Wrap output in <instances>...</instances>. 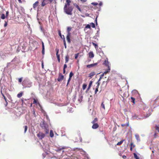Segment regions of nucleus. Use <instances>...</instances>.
<instances>
[{
  "mask_svg": "<svg viewBox=\"0 0 159 159\" xmlns=\"http://www.w3.org/2000/svg\"><path fill=\"white\" fill-rule=\"evenodd\" d=\"M73 10V7L71 6H67L65 5L64 7V11L67 14L69 15H72V11Z\"/></svg>",
  "mask_w": 159,
  "mask_h": 159,
  "instance_id": "f257e3e1",
  "label": "nucleus"
},
{
  "mask_svg": "<svg viewBox=\"0 0 159 159\" xmlns=\"http://www.w3.org/2000/svg\"><path fill=\"white\" fill-rule=\"evenodd\" d=\"M40 125L43 129H44L46 134L48 133L49 130L48 129V125L44 121H42L40 123Z\"/></svg>",
  "mask_w": 159,
  "mask_h": 159,
  "instance_id": "f03ea898",
  "label": "nucleus"
},
{
  "mask_svg": "<svg viewBox=\"0 0 159 159\" xmlns=\"http://www.w3.org/2000/svg\"><path fill=\"white\" fill-rule=\"evenodd\" d=\"M22 84L24 85H25L27 87H30L32 86V83L27 80H24Z\"/></svg>",
  "mask_w": 159,
  "mask_h": 159,
  "instance_id": "7ed1b4c3",
  "label": "nucleus"
},
{
  "mask_svg": "<svg viewBox=\"0 0 159 159\" xmlns=\"http://www.w3.org/2000/svg\"><path fill=\"white\" fill-rule=\"evenodd\" d=\"M45 134L41 132H39L37 134V136L39 138V139H42L45 137Z\"/></svg>",
  "mask_w": 159,
  "mask_h": 159,
  "instance_id": "20e7f679",
  "label": "nucleus"
},
{
  "mask_svg": "<svg viewBox=\"0 0 159 159\" xmlns=\"http://www.w3.org/2000/svg\"><path fill=\"white\" fill-rule=\"evenodd\" d=\"M64 76L61 73H59V74L58 77L57 78V80L59 82L61 81L64 79Z\"/></svg>",
  "mask_w": 159,
  "mask_h": 159,
  "instance_id": "39448f33",
  "label": "nucleus"
},
{
  "mask_svg": "<svg viewBox=\"0 0 159 159\" xmlns=\"http://www.w3.org/2000/svg\"><path fill=\"white\" fill-rule=\"evenodd\" d=\"M70 34L71 33L70 32H67V35L66 36V39L68 42L69 43H70Z\"/></svg>",
  "mask_w": 159,
  "mask_h": 159,
  "instance_id": "423d86ee",
  "label": "nucleus"
},
{
  "mask_svg": "<svg viewBox=\"0 0 159 159\" xmlns=\"http://www.w3.org/2000/svg\"><path fill=\"white\" fill-rule=\"evenodd\" d=\"M98 64V63H96L93 64H92L89 65H87V67L88 68H90L92 67H93L94 66H95L96 65H97Z\"/></svg>",
  "mask_w": 159,
  "mask_h": 159,
  "instance_id": "0eeeda50",
  "label": "nucleus"
},
{
  "mask_svg": "<svg viewBox=\"0 0 159 159\" xmlns=\"http://www.w3.org/2000/svg\"><path fill=\"white\" fill-rule=\"evenodd\" d=\"M103 64L108 67V66H109L108 65L109 62L108 61L107 58H106V59L105 60V61H104Z\"/></svg>",
  "mask_w": 159,
  "mask_h": 159,
  "instance_id": "6e6552de",
  "label": "nucleus"
},
{
  "mask_svg": "<svg viewBox=\"0 0 159 159\" xmlns=\"http://www.w3.org/2000/svg\"><path fill=\"white\" fill-rule=\"evenodd\" d=\"M132 118L133 119H136L137 120H138V119H142L143 118V117L141 118H139L138 116H137L136 114H135L132 115Z\"/></svg>",
  "mask_w": 159,
  "mask_h": 159,
  "instance_id": "1a4fd4ad",
  "label": "nucleus"
},
{
  "mask_svg": "<svg viewBox=\"0 0 159 159\" xmlns=\"http://www.w3.org/2000/svg\"><path fill=\"white\" fill-rule=\"evenodd\" d=\"M43 148L44 151H48L49 150V147L47 144H46V146L44 144L43 147Z\"/></svg>",
  "mask_w": 159,
  "mask_h": 159,
  "instance_id": "9d476101",
  "label": "nucleus"
},
{
  "mask_svg": "<svg viewBox=\"0 0 159 159\" xmlns=\"http://www.w3.org/2000/svg\"><path fill=\"white\" fill-rule=\"evenodd\" d=\"M93 125L92 126V128L93 129H96L99 127V125L97 123L93 124Z\"/></svg>",
  "mask_w": 159,
  "mask_h": 159,
  "instance_id": "9b49d317",
  "label": "nucleus"
},
{
  "mask_svg": "<svg viewBox=\"0 0 159 159\" xmlns=\"http://www.w3.org/2000/svg\"><path fill=\"white\" fill-rule=\"evenodd\" d=\"M83 154L84 155V159H90L88 157V155L84 151H83Z\"/></svg>",
  "mask_w": 159,
  "mask_h": 159,
  "instance_id": "f8f14e48",
  "label": "nucleus"
},
{
  "mask_svg": "<svg viewBox=\"0 0 159 159\" xmlns=\"http://www.w3.org/2000/svg\"><path fill=\"white\" fill-rule=\"evenodd\" d=\"M89 57L90 58H93L94 57V55L93 52H90L89 53Z\"/></svg>",
  "mask_w": 159,
  "mask_h": 159,
  "instance_id": "ddd939ff",
  "label": "nucleus"
},
{
  "mask_svg": "<svg viewBox=\"0 0 159 159\" xmlns=\"http://www.w3.org/2000/svg\"><path fill=\"white\" fill-rule=\"evenodd\" d=\"M135 136L136 139L137 140L138 142H139L140 141V139L139 138V134H135Z\"/></svg>",
  "mask_w": 159,
  "mask_h": 159,
  "instance_id": "4468645a",
  "label": "nucleus"
},
{
  "mask_svg": "<svg viewBox=\"0 0 159 159\" xmlns=\"http://www.w3.org/2000/svg\"><path fill=\"white\" fill-rule=\"evenodd\" d=\"M65 148V147H61V148L59 147L56 150L57 152H59L62 149H64Z\"/></svg>",
  "mask_w": 159,
  "mask_h": 159,
  "instance_id": "2eb2a0df",
  "label": "nucleus"
},
{
  "mask_svg": "<svg viewBox=\"0 0 159 159\" xmlns=\"http://www.w3.org/2000/svg\"><path fill=\"white\" fill-rule=\"evenodd\" d=\"M39 2L38 1L36 2L33 5V7L35 9L38 6Z\"/></svg>",
  "mask_w": 159,
  "mask_h": 159,
  "instance_id": "dca6fc26",
  "label": "nucleus"
},
{
  "mask_svg": "<svg viewBox=\"0 0 159 159\" xmlns=\"http://www.w3.org/2000/svg\"><path fill=\"white\" fill-rule=\"evenodd\" d=\"M95 75V73L94 72H92L90 73L89 75V77L91 78L93 76Z\"/></svg>",
  "mask_w": 159,
  "mask_h": 159,
  "instance_id": "f3484780",
  "label": "nucleus"
},
{
  "mask_svg": "<svg viewBox=\"0 0 159 159\" xmlns=\"http://www.w3.org/2000/svg\"><path fill=\"white\" fill-rule=\"evenodd\" d=\"M66 2L67 3H66L65 5H66V6L69 7L70 5V0H66Z\"/></svg>",
  "mask_w": 159,
  "mask_h": 159,
  "instance_id": "a211bd4d",
  "label": "nucleus"
},
{
  "mask_svg": "<svg viewBox=\"0 0 159 159\" xmlns=\"http://www.w3.org/2000/svg\"><path fill=\"white\" fill-rule=\"evenodd\" d=\"M74 6H75L78 9V10L80 12H82V10H81L79 6L77 5L76 3L74 4Z\"/></svg>",
  "mask_w": 159,
  "mask_h": 159,
  "instance_id": "6ab92c4d",
  "label": "nucleus"
},
{
  "mask_svg": "<svg viewBox=\"0 0 159 159\" xmlns=\"http://www.w3.org/2000/svg\"><path fill=\"white\" fill-rule=\"evenodd\" d=\"M33 103L36 104L37 105L38 104L39 106H40V104L38 102H37V100L34 98V101L33 102Z\"/></svg>",
  "mask_w": 159,
  "mask_h": 159,
  "instance_id": "aec40b11",
  "label": "nucleus"
},
{
  "mask_svg": "<svg viewBox=\"0 0 159 159\" xmlns=\"http://www.w3.org/2000/svg\"><path fill=\"white\" fill-rule=\"evenodd\" d=\"M83 98V97L81 95L80 96L79 98L78 99V101L80 102H82Z\"/></svg>",
  "mask_w": 159,
  "mask_h": 159,
  "instance_id": "412c9836",
  "label": "nucleus"
},
{
  "mask_svg": "<svg viewBox=\"0 0 159 159\" xmlns=\"http://www.w3.org/2000/svg\"><path fill=\"white\" fill-rule=\"evenodd\" d=\"M69 57L68 56H66L65 57V63H67L69 61Z\"/></svg>",
  "mask_w": 159,
  "mask_h": 159,
  "instance_id": "4be33fe9",
  "label": "nucleus"
},
{
  "mask_svg": "<svg viewBox=\"0 0 159 159\" xmlns=\"http://www.w3.org/2000/svg\"><path fill=\"white\" fill-rule=\"evenodd\" d=\"M63 36L64 37L63 42H64V46H65V48H66V42L65 40V39L64 36V35H63Z\"/></svg>",
  "mask_w": 159,
  "mask_h": 159,
  "instance_id": "5701e85b",
  "label": "nucleus"
},
{
  "mask_svg": "<svg viewBox=\"0 0 159 159\" xmlns=\"http://www.w3.org/2000/svg\"><path fill=\"white\" fill-rule=\"evenodd\" d=\"M54 134L52 130L50 131V136L51 137H52L53 136Z\"/></svg>",
  "mask_w": 159,
  "mask_h": 159,
  "instance_id": "b1692460",
  "label": "nucleus"
},
{
  "mask_svg": "<svg viewBox=\"0 0 159 159\" xmlns=\"http://www.w3.org/2000/svg\"><path fill=\"white\" fill-rule=\"evenodd\" d=\"M6 17L3 14H2L1 16V18L3 20Z\"/></svg>",
  "mask_w": 159,
  "mask_h": 159,
  "instance_id": "393cba45",
  "label": "nucleus"
},
{
  "mask_svg": "<svg viewBox=\"0 0 159 159\" xmlns=\"http://www.w3.org/2000/svg\"><path fill=\"white\" fill-rule=\"evenodd\" d=\"M22 95V93H19L17 95V97L19 98H20Z\"/></svg>",
  "mask_w": 159,
  "mask_h": 159,
  "instance_id": "a878e982",
  "label": "nucleus"
},
{
  "mask_svg": "<svg viewBox=\"0 0 159 159\" xmlns=\"http://www.w3.org/2000/svg\"><path fill=\"white\" fill-rule=\"evenodd\" d=\"M134 157L135 158V159H139V157H138L136 153H134Z\"/></svg>",
  "mask_w": 159,
  "mask_h": 159,
  "instance_id": "bb28decb",
  "label": "nucleus"
},
{
  "mask_svg": "<svg viewBox=\"0 0 159 159\" xmlns=\"http://www.w3.org/2000/svg\"><path fill=\"white\" fill-rule=\"evenodd\" d=\"M46 4H47L45 3V1L43 0V1L42 2V4H41L42 5V6H43V7L44 6H45V5H46Z\"/></svg>",
  "mask_w": 159,
  "mask_h": 159,
  "instance_id": "cd10ccee",
  "label": "nucleus"
},
{
  "mask_svg": "<svg viewBox=\"0 0 159 159\" xmlns=\"http://www.w3.org/2000/svg\"><path fill=\"white\" fill-rule=\"evenodd\" d=\"M98 121V119L97 118H95L93 120L92 122V124H95V123L96 122Z\"/></svg>",
  "mask_w": 159,
  "mask_h": 159,
  "instance_id": "c85d7f7f",
  "label": "nucleus"
},
{
  "mask_svg": "<svg viewBox=\"0 0 159 159\" xmlns=\"http://www.w3.org/2000/svg\"><path fill=\"white\" fill-rule=\"evenodd\" d=\"M124 140H122L121 141H120L119 142H118L117 143V145H119L121 144L124 141Z\"/></svg>",
  "mask_w": 159,
  "mask_h": 159,
  "instance_id": "c756f323",
  "label": "nucleus"
},
{
  "mask_svg": "<svg viewBox=\"0 0 159 159\" xmlns=\"http://www.w3.org/2000/svg\"><path fill=\"white\" fill-rule=\"evenodd\" d=\"M108 69H107L105 72H106L107 73H109L110 71V66H108Z\"/></svg>",
  "mask_w": 159,
  "mask_h": 159,
  "instance_id": "7c9ffc66",
  "label": "nucleus"
},
{
  "mask_svg": "<svg viewBox=\"0 0 159 159\" xmlns=\"http://www.w3.org/2000/svg\"><path fill=\"white\" fill-rule=\"evenodd\" d=\"M58 52H59V50H58L57 51V52H56V56H57V58L60 57V55L59 54H58Z\"/></svg>",
  "mask_w": 159,
  "mask_h": 159,
  "instance_id": "2f4dec72",
  "label": "nucleus"
},
{
  "mask_svg": "<svg viewBox=\"0 0 159 159\" xmlns=\"http://www.w3.org/2000/svg\"><path fill=\"white\" fill-rule=\"evenodd\" d=\"M74 74L72 73V72H71L69 74V78H71L72 77L73 75Z\"/></svg>",
  "mask_w": 159,
  "mask_h": 159,
  "instance_id": "473e14b6",
  "label": "nucleus"
},
{
  "mask_svg": "<svg viewBox=\"0 0 159 159\" xmlns=\"http://www.w3.org/2000/svg\"><path fill=\"white\" fill-rule=\"evenodd\" d=\"M92 44L95 46V48L96 49L98 47V45L94 43H92Z\"/></svg>",
  "mask_w": 159,
  "mask_h": 159,
  "instance_id": "72a5a7b5",
  "label": "nucleus"
},
{
  "mask_svg": "<svg viewBox=\"0 0 159 159\" xmlns=\"http://www.w3.org/2000/svg\"><path fill=\"white\" fill-rule=\"evenodd\" d=\"M71 30V28L70 27H67V32H70Z\"/></svg>",
  "mask_w": 159,
  "mask_h": 159,
  "instance_id": "f704fd0d",
  "label": "nucleus"
},
{
  "mask_svg": "<svg viewBox=\"0 0 159 159\" xmlns=\"http://www.w3.org/2000/svg\"><path fill=\"white\" fill-rule=\"evenodd\" d=\"M90 25L92 27L94 28L95 27V25L93 23H90Z\"/></svg>",
  "mask_w": 159,
  "mask_h": 159,
  "instance_id": "c9c22d12",
  "label": "nucleus"
},
{
  "mask_svg": "<svg viewBox=\"0 0 159 159\" xmlns=\"http://www.w3.org/2000/svg\"><path fill=\"white\" fill-rule=\"evenodd\" d=\"M101 106L104 109V110H105V105H104V104H103V102H102V103Z\"/></svg>",
  "mask_w": 159,
  "mask_h": 159,
  "instance_id": "e433bc0d",
  "label": "nucleus"
},
{
  "mask_svg": "<svg viewBox=\"0 0 159 159\" xmlns=\"http://www.w3.org/2000/svg\"><path fill=\"white\" fill-rule=\"evenodd\" d=\"M27 126H24V133H25L27 131Z\"/></svg>",
  "mask_w": 159,
  "mask_h": 159,
  "instance_id": "4c0bfd02",
  "label": "nucleus"
},
{
  "mask_svg": "<svg viewBox=\"0 0 159 159\" xmlns=\"http://www.w3.org/2000/svg\"><path fill=\"white\" fill-rule=\"evenodd\" d=\"M40 29L41 31L42 32H43V33H44V30L43 29V28H42V27L41 26H40Z\"/></svg>",
  "mask_w": 159,
  "mask_h": 159,
  "instance_id": "58836bf2",
  "label": "nucleus"
},
{
  "mask_svg": "<svg viewBox=\"0 0 159 159\" xmlns=\"http://www.w3.org/2000/svg\"><path fill=\"white\" fill-rule=\"evenodd\" d=\"M86 28L90 29L91 28L90 25L89 24H88L85 27Z\"/></svg>",
  "mask_w": 159,
  "mask_h": 159,
  "instance_id": "ea45409f",
  "label": "nucleus"
},
{
  "mask_svg": "<svg viewBox=\"0 0 159 159\" xmlns=\"http://www.w3.org/2000/svg\"><path fill=\"white\" fill-rule=\"evenodd\" d=\"M79 53H77L75 54V59H77V58L78 57V55H79Z\"/></svg>",
  "mask_w": 159,
  "mask_h": 159,
  "instance_id": "a19ab883",
  "label": "nucleus"
},
{
  "mask_svg": "<svg viewBox=\"0 0 159 159\" xmlns=\"http://www.w3.org/2000/svg\"><path fill=\"white\" fill-rule=\"evenodd\" d=\"M87 85L85 84H84L83 86V89H84L86 87Z\"/></svg>",
  "mask_w": 159,
  "mask_h": 159,
  "instance_id": "79ce46f5",
  "label": "nucleus"
},
{
  "mask_svg": "<svg viewBox=\"0 0 159 159\" xmlns=\"http://www.w3.org/2000/svg\"><path fill=\"white\" fill-rule=\"evenodd\" d=\"M131 98L132 100V102H133L134 103H135V102H134L135 98H133L132 97H131Z\"/></svg>",
  "mask_w": 159,
  "mask_h": 159,
  "instance_id": "37998d69",
  "label": "nucleus"
},
{
  "mask_svg": "<svg viewBox=\"0 0 159 159\" xmlns=\"http://www.w3.org/2000/svg\"><path fill=\"white\" fill-rule=\"evenodd\" d=\"M151 115V114L150 113H149L148 114H147L146 116H144V118H146L147 117H149Z\"/></svg>",
  "mask_w": 159,
  "mask_h": 159,
  "instance_id": "c03bdc74",
  "label": "nucleus"
},
{
  "mask_svg": "<svg viewBox=\"0 0 159 159\" xmlns=\"http://www.w3.org/2000/svg\"><path fill=\"white\" fill-rule=\"evenodd\" d=\"M91 4L95 6H96L98 4L97 3L93 2L91 3Z\"/></svg>",
  "mask_w": 159,
  "mask_h": 159,
  "instance_id": "a18cd8bd",
  "label": "nucleus"
},
{
  "mask_svg": "<svg viewBox=\"0 0 159 159\" xmlns=\"http://www.w3.org/2000/svg\"><path fill=\"white\" fill-rule=\"evenodd\" d=\"M58 34H59V36L61 37L62 38V35H61V32L60 30L58 31Z\"/></svg>",
  "mask_w": 159,
  "mask_h": 159,
  "instance_id": "49530a36",
  "label": "nucleus"
},
{
  "mask_svg": "<svg viewBox=\"0 0 159 159\" xmlns=\"http://www.w3.org/2000/svg\"><path fill=\"white\" fill-rule=\"evenodd\" d=\"M132 92L133 93H138V91L136 90H134L132 91Z\"/></svg>",
  "mask_w": 159,
  "mask_h": 159,
  "instance_id": "de8ad7c7",
  "label": "nucleus"
},
{
  "mask_svg": "<svg viewBox=\"0 0 159 159\" xmlns=\"http://www.w3.org/2000/svg\"><path fill=\"white\" fill-rule=\"evenodd\" d=\"M71 78H69V79H68V82H67V86L68 85V84H69L70 81V80H71Z\"/></svg>",
  "mask_w": 159,
  "mask_h": 159,
  "instance_id": "09e8293b",
  "label": "nucleus"
},
{
  "mask_svg": "<svg viewBox=\"0 0 159 159\" xmlns=\"http://www.w3.org/2000/svg\"><path fill=\"white\" fill-rule=\"evenodd\" d=\"M92 83L93 82L92 81H90L89 82V87H91L92 84Z\"/></svg>",
  "mask_w": 159,
  "mask_h": 159,
  "instance_id": "8fccbe9b",
  "label": "nucleus"
},
{
  "mask_svg": "<svg viewBox=\"0 0 159 159\" xmlns=\"http://www.w3.org/2000/svg\"><path fill=\"white\" fill-rule=\"evenodd\" d=\"M156 129L158 131V132H159V127L157 126H156Z\"/></svg>",
  "mask_w": 159,
  "mask_h": 159,
  "instance_id": "3c124183",
  "label": "nucleus"
},
{
  "mask_svg": "<svg viewBox=\"0 0 159 159\" xmlns=\"http://www.w3.org/2000/svg\"><path fill=\"white\" fill-rule=\"evenodd\" d=\"M45 2V3H46V4H48L49 3V2H48V0H43Z\"/></svg>",
  "mask_w": 159,
  "mask_h": 159,
  "instance_id": "603ef678",
  "label": "nucleus"
},
{
  "mask_svg": "<svg viewBox=\"0 0 159 159\" xmlns=\"http://www.w3.org/2000/svg\"><path fill=\"white\" fill-rule=\"evenodd\" d=\"M22 81V78H19V79H18V81L19 82H21V81Z\"/></svg>",
  "mask_w": 159,
  "mask_h": 159,
  "instance_id": "864d4df0",
  "label": "nucleus"
},
{
  "mask_svg": "<svg viewBox=\"0 0 159 159\" xmlns=\"http://www.w3.org/2000/svg\"><path fill=\"white\" fill-rule=\"evenodd\" d=\"M44 49H45V48H42V54L43 55L44 54V52H45Z\"/></svg>",
  "mask_w": 159,
  "mask_h": 159,
  "instance_id": "5fc2aeb1",
  "label": "nucleus"
},
{
  "mask_svg": "<svg viewBox=\"0 0 159 159\" xmlns=\"http://www.w3.org/2000/svg\"><path fill=\"white\" fill-rule=\"evenodd\" d=\"M42 48H45L44 43L43 42H42Z\"/></svg>",
  "mask_w": 159,
  "mask_h": 159,
  "instance_id": "6e6d98bb",
  "label": "nucleus"
},
{
  "mask_svg": "<svg viewBox=\"0 0 159 159\" xmlns=\"http://www.w3.org/2000/svg\"><path fill=\"white\" fill-rule=\"evenodd\" d=\"M67 65L66 64H65L64 66L63 69H65L67 67Z\"/></svg>",
  "mask_w": 159,
  "mask_h": 159,
  "instance_id": "4d7b16f0",
  "label": "nucleus"
},
{
  "mask_svg": "<svg viewBox=\"0 0 159 159\" xmlns=\"http://www.w3.org/2000/svg\"><path fill=\"white\" fill-rule=\"evenodd\" d=\"M152 152L153 153H152V154H151V158H152V156H154V154H153V153H154V151H152Z\"/></svg>",
  "mask_w": 159,
  "mask_h": 159,
  "instance_id": "13d9d810",
  "label": "nucleus"
},
{
  "mask_svg": "<svg viewBox=\"0 0 159 159\" xmlns=\"http://www.w3.org/2000/svg\"><path fill=\"white\" fill-rule=\"evenodd\" d=\"M9 14V12L8 11H7L6 12V17L8 16Z\"/></svg>",
  "mask_w": 159,
  "mask_h": 159,
  "instance_id": "bf43d9fd",
  "label": "nucleus"
},
{
  "mask_svg": "<svg viewBox=\"0 0 159 159\" xmlns=\"http://www.w3.org/2000/svg\"><path fill=\"white\" fill-rule=\"evenodd\" d=\"M135 146V145L134 144H133L132 143H131V147H134Z\"/></svg>",
  "mask_w": 159,
  "mask_h": 159,
  "instance_id": "052dcab7",
  "label": "nucleus"
},
{
  "mask_svg": "<svg viewBox=\"0 0 159 159\" xmlns=\"http://www.w3.org/2000/svg\"><path fill=\"white\" fill-rule=\"evenodd\" d=\"M98 91V88H96L95 90V94H96Z\"/></svg>",
  "mask_w": 159,
  "mask_h": 159,
  "instance_id": "680f3d73",
  "label": "nucleus"
},
{
  "mask_svg": "<svg viewBox=\"0 0 159 159\" xmlns=\"http://www.w3.org/2000/svg\"><path fill=\"white\" fill-rule=\"evenodd\" d=\"M97 84V85L96 87V88H98H98L99 87V86L100 85V83H98V84Z\"/></svg>",
  "mask_w": 159,
  "mask_h": 159,
  "instance_id": "e2e57ef3",
  "label": "nucleus"
},
{
  "mask_svg": "<svg viewBox=\"0 0 159 159\" xmlns=\"http://www.w3.org/2000/svg\"><path fill=\"white\" fill-rule=\"evenodd\" d=\"M104 76V74H102V75H101L100 78V79H102Z\"/></svg>",
  "mask_w": 159,
  "mask_h": 159,
  "instance_id": "0e129e2a",
  "label": "nucleus"
},
{
  "mask_svg": "<svg viewBox=\"0 0 159 159\" xmlns=\"http://www.w3.org/2000/svg\"><path fill=\"white\" fill-rule=\"evenodd\" d=\"M101 79H100V78H99V79L98 80V82H97V84H98V83H99V81H100V80H101Z\"/></svg>",
  "mask_w": 159,
  "mask_h": 159,
  "instance_id": "69168bd1",
  "label": "nucleus"
},
{
  "mask_svg": "<svg viewBox=\"0 0 159 159\" xmlns=\"http://www.w3.org/2000/svg\"><path fill=\"white\" fill-rule=\"evenodd\" d=\"M7 25V23L6 22H5V23L4 24V26L6 27Z\"/></svg>",
  "mask_w": 159,
  "mask_h": 159,
  "instance_id": "338daca9",
  "label": "nucleus"
},
{
  "mask_svg": "<svg viewBox=\"0 0 159 159\" xmlns=\"http://www.w3.org/2000/svg\"><path fill=\"white\" fill-rule=\"evenodd\" d=\"M53 0H48L49 3H50L52 2Z\"/></svg>",
  "mask_w": 159,
  "mask_h": 159,
  "instance_id": "774afa93",
  "label": "nucleus"
}]
</instances>
